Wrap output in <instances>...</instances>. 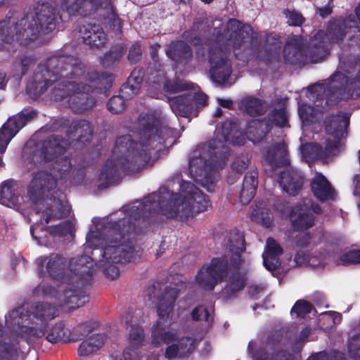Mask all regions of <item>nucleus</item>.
<instances>
[{"label":"nucleus","instance_id":"f257e3e1","mask_svg":"<svg viewBox=\"0 0 360 360\" xmlns=\"http://www.w3.org/2000/svg\"><path fill=\"white\" fill-rule=\"evenodd\" d=\"M155 192L122 207L125 217L106 222L98 231L87 233L86 241L91 249L101 248L102 256L107 264L105 276L112 280L120 275L115 264H125L135 260L139 237L148 231L157 220L158 200Z\"/></svg>","mask_w":360,"mask_h":360},{"label":"nucleus","instance_id":"f03ea898","mask_svg":"<svg viewBox=\"0 0 360 360\" xmlns=\"http://www.w3.org/2000/svg\"><path fill=\"white\" fill-rule=\"evenodd\" d=\"M158 135L156 112L139 115L134 136L125 134L116 141L110 158L105 162L99 180L101 188H106L120 179V170L125 174H134L153 165L152 151Z\"/></svg>","mask_w":360,"mask_h":360},{"label":"nucleus","instance_id":"7ed1b4c3","mask_svg":"<svg viewBox=\"0 0 360 360\" xmlns=\"http://www.w3.org/2000/svg\"><path fill=\"white\" fill-rule=\"evenodd\" d=\"M268 125L264 121L253 120L248 122L245 136L238 131L236 123L224 122L217 129V139L199 146L189 160L191 176L208 191H212L216 181V170L226 162L229 150L224 143L241 146L246 139L253 143L259 142L267 131Z\"/></svg>","mask_w":360,"mask_h":360},{"label":"nucleus","instance_id":"20e7f679","mask_svg":"<svg viewBox=\"0 0 360 360\" xmlns=\"http://www.w3.org/2000/svg\"><path fill=\"white\" fill-rule=\"evenodd\" d=\"M61 77L82 79L94 83L105 96H108L115 78L111 72L87 70L79 58L60 52L49 57L44 65L37 66L27 86V92L32 98L37 99Z\"/></svg>","mask_w":360,"mask_h":360},{"label":"nucleus","instance_id":"39448f33","mask_svg":"<svg viewBox=\"0 0 360 360\" xmlns=\"http://www.w3.org/2000/svg\"><path fill=\"white\" fill-rule=\"evenodd\" d=\"M347 35L349 39L360 37V4L355 8V15L330 21L326 32L319 31L310 39L307 49L300 37L290 39L284 47V59L290 64L299 65L321 62L328 54L327 41L338 42Z\"/></svg>","mask_w":360,"mask_h":360},{"label":"nucleus","instance_id":"423d86ee","mask_svg":"<svg viewBox=\"0 0 360 360\" xmlns=\"http://www.w3.org/2000/svg\"><path fill=\"white\" fill-rule=\"evenodd\" d=\"M57 24L56 8L49 2L37 1L32 8L31 16L9 11L0 20V51L6 44L17 41L27 46L36 40L41 32L49 34Z\"/></svg>","mask_w":360,"mask_h":360},{"label":"nucleus","instance_id":"0eeeda50","mask_svg":"<svg viewBox=\"0 0 360 360\" xmlns=\"http://www.w3.org/2000/svg\"><path fill=\"white\" fill-rule=\"evenodd\" d=\"M211 207L207 196L193 183L176 175L159 188V214L167 217L186 220Z\"/></svg>","mask_w":360,"mask_h":360},{"label":"nucleus","instance_id":"6e6552de","mask_svg":"<svg viewBox=\"0 0 360 360\" xmlns=\"http://www.w3.org/2000/svg\"><path fill=\"white\" fill-rule=\"evenodd\" d=\"M226 29L224 34H217L216 44L212 45L208 53L210 75L212 80L218 84L228 82L232 72L231 62L227 58V51L232 50L238 56V51L250 48L255 38L252 27L243 25L235 19L229 20Z\"/></svg>","mask_w":360,"mask_h":360},{"label":"nucleus","instance_id":"1a4fd4ad","mask_svg":"<svg viewBox=\"0 0 360 360\" xmlns=\"http://www.w3.org/2000/svg\"><path fill=\"white\" fill-rule=\"evenodd\" d=\"M56 306L48 302L33 303L30 309L19 306L6 315V323L8 327L28 336L40 338L45 335L48 321L58 316Z\"/></svg>","mask_w":360,"mask_h":360},{"label":"nucleus","instance_id":"9d476101","mask_svg":"<svg viewBox=\"0 0 360 360\" xmlns=\"http://www.w3.org/2000/svg\"><path fill=\"white\" fill-rule=\"evenodd\" d=\"M347 75L338 71L322 83L309 86L306 95L311 101L326 97V103L335 100L360 98V65L345 70Z\"/></svg>","mask_w":360,"mask_h":360},{"label":"nucleus","instance_id":"9b49d317","mask_svg":"<svg viewBox=\"0 0 360 360\" xmlns=\"http://www.w3.org/2000/svg\"><path fill=\"white\" fill-rule=\"evenodd\" d=\"M36 263L40 277L44 274V266L46 263V271L49 276L53 280L65 283L75 278L77 283L89 285L95 272L94 261L87 255L72 258L70 262V269L68 271L65 258L58 254H52L49 257H40L37 259Z\"/></svg>","mask_w":360,"mask_h":360},{"label":"nucleus","instance_id":"f8f14e48","mask_svg":"<svg viewBox=\"0 0 360 360\" xmlns=\"http://www.w3.org/2000/svg\"><path fill=\"white\" fill-rule=\"evenodd\" d=\"M68 138L60 135H51L40 143L39 156L44 161H52L63 155L70 146V139L83 145L90 143L94 133L91 122L77 120L70 122L67 129Z\"/></svg>","mask_w":360,"mask_h":360},{"label":"nucleus","instance_id":"ddd939ff","mask_svg":"<svg viewBox=\"0 0 360 360\" xmlns=\"http://www.w3.org/2000/svg\"><path fill=\"white\" fill-rule=\"evenodd\" d=\"M350 115L343 112L329 117L326 121V131L328 137L323 149L318 143H309L301 146L302 158L306 162L311 159L325 158L335 155L342 146V139L345 137L349 126Z\"/></svg>","mask_w":360,"mask_h":360},{"label":"nucleus","instance_id":"4468645a","mask_svg":"<svg viewBox=\"0 0 360 360\" xmlns=\"http://www.w3.org/2000/svg\"><path fill=\"white\" fill-rule=\"evenodd\" d=\"M71 78L61 77L55 83L51 97L55 101L68 98L70 108L76 113H84L93 109L96 100L92 95L93 87L82 82L70 81Z\"/></svg>","mask_w":360,"mask_h":360},{"label":"nucleus","instance_id":"2eb2a0df","mask_svg":"<svg viewBox=\"0 0 360 360\" xmlns=\"http://www.w3.org/2000/svg\"><path fill=\"white\" fill-rule=\"evenodd\" d=\"M282 166L285 169L280 172L278 182L285 192L290 195H295L301 189L303 180L301 174L289 165L287 148L284 142H280L269 149L265 158L266 167H269L274 170Z\"/></svg>","mask_w":360,"mask_h":360},{"label":"nucleus","instance_id":"dca6fc26","mask_svg":"<svg viewBox=\"0 0 360 360\" xmlns=\"http://www.w3.org/2000/svg\"><path fill=\"white\" fill-rule=\"evenodd\" d=\"M229 250L232 252L229 259L227 256L222 259L214 258L210 264L205 265L198 271L196 281L200 287L205 290H213L217 283L228 274L229 265H238L240 252L243 251L241 240H237L236 245L230 244Z\"/></svg>","mask_w":360,"mask_h":360},{"label":"nucleus","instance_id":"f3484780","mask_svg":"<svg viewBox=\"0 0 360 360\" xmlns=\"http://www.w3.org/2000/svg\"><path fill=\"white\" fill-rule=\"evenodd\" d=\"M164 91L169 94L188 91L174 97L167 96L170 107L176 115L188 117L192 115L197 91L193 84L186 81L169 80L165 84Z\"/></svg>","mask_w":360,"mask_h":360},{"label":"nucleus","instance_id":"a211bd4d","mask_svg":"<svg viewBox=\"0 0 360 360\" xmlns=\"http://www.w3.org/2000/svg\"><path fill=\"white\" fill-rule=\"evenodd\" d=\"M276 210L282 218H289L295 230H305L314 224L316 215L321 213V207L309 199L304 200L294 207L287 203L281 202L276 205Z\"/></svg>","mask_w":360,"mask_h":360},{"label":"nucleus","instance_id":"6ab92c4d","mask_svg":"<svg viewBox=\"0 0 360 360\" xmlns=\"http://www.w3.org/2000/svg\"><path fill=\"white\" fill-rule=\"evenodd\" d=\"M61 8L70 15H81L84 17L94 13L105 4L111 11V25L121 28L120 18L113 8L111 0H60Z\"/></svg>","mask_w":360,"mask_h":360},{"label":"nucleus","instance_id":"aec40b11","mask_svg":"<svg viewBox=\"0 0 360 360\" xmlns=\"http://www.w3.org/2000/svg\"><path fill=\"white\" fill-rule=\"evenodd\" d=\"M253 360H294L293 356L280 348L278 335L269 336L265 342L252 340L248 347Z\"/></svg>","mask_w":360,"mask_h":360},{"label":"nucleus","instance_id":"412c9836","mask_svg":"<svg viewBox=\"0 0 360 360\" xmlns=\"http://www.w3.org/2000/svg\"><path fill=\"white\" fill-rule=\"evenodd\" d=\"M38 112L33 109L24 108L10 117L0 129V153L5 152L7 146L15 134L28 122L37 118Z\"/></svg>","mask_w":360,"mask_h":360},{"label":"nucleus","instance_id":"4be33fe9","mask_svg":"<svg viewBox=\"0 0 360 360\" xmlns=\"http://www.w3.org/2000/svg\"><path fill=\"white\" fill-rule=\"evenodd\" d=\"M56 186L57 181L51 173L39 170L32 173V178L27 186V195L34 205H38Z\"/></svg>","mask_w":360,"mask_h":360},{"label":"nucleus","instance_id":"5701e85b","mask_svg":"<svg viewBox=\"0 0 360 360\" xmlns=\"http://www.w3.org/2000/svg\"><path fill=\"white\" fill-rule=\"evenodd\" d=\"M161 339L167 344H170L166 349L165 357L168 359L174 358H184L189 356L195 349L202 338L183 337L176 340V335L170 331L161 335Z\"/></svg>","mask_w":360,"mask_h":360},{"label":"nucleus","instance_id":"b1692460","mask_svg":"<svg viewBox=\"0 0 360 360\" xmlns=\"http://www.w3.org/2000/svg\"><path fill=\"white\" fill-rule=\"evenodd\" d=\"M93 278L91 283L89 285H83L81 283H77L75 278L72 281L67 282L72 285V287L65 289L63 290V302L64 304L68 305L70 309H75L84 306L86 303L89 302V297L86 291V288L91 285Z\"/></svg>","mask_w":360,"mask_h":360},{"label":"nucleus","instance_id":"393cba45","mask_svg":"<svg viewBox=\"0 0 360 360\" xmlns=\"http://www.w3.org/2000/svg\"><path fill=\"white\" fill-rule=\"evenodd\" d=\"M79 32L84 42L91 48L98 49L106 43L107 35L99 25H83L79 29Z\"/></svg>","mask_w":360,"mask_h":360},{"label":"nucleus","instance_id":"a878e982","mask_svg":"<svg viewBox=\"0 0 360 360\" xmlns=\"http://www.w3.org/2000/svg\"><path fill=\"white\" fill-rule=\"evenodd\" d=\"M37 230L46 231L53 237H65L68 235L72 236L75 232V226L72 221L65 220L55 226H43L39 224H34L30 226V233L35 240L40 236H35Z\"/></svg>","mask_w":360,"mask_h":360},{"label":"nucleus","instance_id":"bb28decb","mask_svg":"<svg viewBox=\"0 0 360 360\" xmlns=\"http://www.w3.org/2000/svg\"><path fill=\"white\" fill-rule=\"evenodd\" d=\"M283 253V249L280 245L273 238L266 240L264 252L262 254L263 264L265 268L274 274L281 262L278 257Z\"/></svg>","mask_w":360,"mask_h":360},{"label":"nucleus","instance_id":"cd10ccee","mask_svg":"<svg viewBox=\"0 0 360 360\" xmlns=\"http://www.w3.org/2000/svg\"><path fill=\"white\" fill-rule=\"evenodd\" d=\"M311 191L320 201L334 200L335 193L330 184L321 174H316L311 182Z\"/></svg>","mask_w":360,"mask_h":360},{"label":"nucleus","instance_id":"c85d7f7f","mask_svg":"<svg viewBox=\"0 0 360 360\" xmlns=\"http://www.w3.org/2000/svg\"><path fill=\"white\" fill-rule=\"evenodd\" d=\"M18 183L14 179H8L0 185V204L11 207L18 202Z\"/></svg>","mask_w":360,"mask_h":360},{"label":"nucleus","instance_id":"c756f323","mask_svg":"<svg viewBox=\"0 0 360 360\" xmlns=\"http://www.w3.org/2000/svg\"><path fill=\"white\" fill-rule=\"evenodd\" d=\"M327 256L320 252L307 253L298 251L294 261L297 266L308 265L314 269L322 268L327 264Z\"/></svg>","mask_w":360,"mask_h":360},{"label":"nucleus","instance_id":"7c9ffc66","mask_svg":"<svg viewBox=\"0 0 360 360\" xmlns=\"http://www.w3.org/2000/svg\"><path fill=\"white\" fill-rule=\"evenodd\" d=\"M70 212L71 207L65 201V196H60L57 200H54L53 205L46 208L44 221L46 224H49L52 219L68 217L70 214Z\"/></svg>","mask_w":360,"mask_h":360},{"label":"nucleus","instance_id":"2f4dec72","mask_svg":"<svg viewBox=\"0 0 360 360\" xmlns=\"http://www.w3.org/2000/svg\"><path fill=\"white\" fill-rule=\"evenodd\" d=\"M20 347L17 340L0 335V360H17Z\"/></svg>","mask_w":360,"mask_h":360},{"label":"nucleus","instance_id":"473e14b6","mask_svg":"<svg viewBox=\"0 0 360 360\" xmlns=\"http://www.w3.org/2000/svg\"><path fill=\"white\" fill-rule=\"evenodd\" d=\"M125 46L122 44L112 46L108 51L100 58L99 63L105 68H110L117 65L125 52Z\"/></svg>","mask_w":360,"mask_h":360},{"label":"nucleus","instance_id":"72a5a7b5","mask_svg":"<svg viewBox=\"0 0 360 360\" xmlns=\"http://www.w3.org/2000/svg\"><path fill=\"white\" fill-rule=\"evenodd\" d=\"M257 187V174L255 172L245 174L242 190L240 192V202L243 204L248 203L255 196Z\"/></svg>","mask_w":360,"mask_h":360},{"label":"nucleus","instance_id":"f704fd0d","mask_svg":"<svg viewBox=\"0 0 360 360\" xmlns=\"http://www.w3.org/2000/svg\"><path fill=\"white\" fill-rule=\"evenodd\" d=\"M104 344V336L102 334H94L81 342L77 349L79 356H86L98 351Z\"/></svg>","mask_w":360,"mask_h":360},{"label":"nucleus","instance_id":"c9c22d12","mask_svg":"<svg viewBox=\"0 0 360 360\" xmlns=\"http://www.w3.org/2000/svg\"><path fill=\"white\" fill-rule=\"evenodd\" d=\"M178 291L176 288L167 290L159 300V319H168L172 312L174 303L177 297Z\"/></svg>","mask_w":360,"mask_h":360},{"label":"nucleus","instance_id":"e433bc0d","mask_svg":"<svg viewBox=\"0 0 360 360\" xmlns=\"http://www.w3.org/2000/svg\"><path fill=\"white\" fill-rule=\"evenodd\" d=\"M245 283L243 276L238 272L233 273L228 278L226 288L222 290V296L225 299L231 298L244 288Z\"/></svg>","mask_w":360,"mask_h":360},{"label":"nucleus","instance_id":"4c0bfd02","mask_svg":"<svg viewBox=\"0 0 360 360\" xmlns=\"http://www.w3.org/2000/svg\"><path fill=\"white\" fill-rule=\"evenodd\" d=\"M176 140V133L168 126H161L159 130V157L160 154H166Z\"/></svg>","mask_w":360,"mask_h":360},{"label":"nucleus","instance_id":"58836bf2","mask_svg":"<svg viewBox=\"0 0 360 360\" xmlns=\"http://www.w3.org/2000/svg\"><path fill=\"white\" fill-rule=\"evenodd\" d=\"M167 55L172 60L182 63L191 56V52L188 45L179 43L171 45L167 50Z\"/></svg>","mask_w":360,"mask_h":360},{"label":"nucleus","instance_id":"ea45409f","mask_svg":"<svg viewBox=\"0 0 360 360\" xmlns=\"http://www.w3.org/2000/svg\"><path fill=\"white\" fill-rule=\"evenodd\" d=\"M242 106L245 111L250 116H257L265 112L266 105L261 100L247 97L242 100Z\"/></svg>","mask_w":360,"mask_h":360},{"label":"nucleus","instance_id":"a19ab883","mask_svg":"<svg viewBox=\"0 0 360 360\" xmlns=\"http://www.w3.org/2000/svg\"><path fill=\"white\" fill-rule=\"evenodd\" d=\"M261 205L262 204L256 206L252 212L251 217L256 222L269 227L272 224L273 215L267 208Z\"/></svg>","mask_w":360,"mask_h":360},{"label":"nucleus","instance_id":"79ce46f5","mask_svg":"<svg viewBox=\"0 0 360 360\" xmlns=\"http://www.w3.org/2000/svg\"><path fill=\"white\" fill-rule=\"evenodd\" d=\"M46 339L54 344L58 342H68V338L65 335V324L60 321L56 323L48 332Z\"/></svg>","mask_w":360,"mask_h":360},{"label":"nucleus","instance_id":"37998d69","mask_svg":"<svg viewBox=\"0 0 360 360\" xmlns=\"http://www.w3.org/2000/svg\"><path fill=\"white\" fill-rule=\"evenodd\" d=\"M298 113L304 124L308 125L310 123L316 122L319 117V112L315 110L314 108L305 104L300 105L298 103Z\"/></svg>","mask_w":360,"mask_h":360},{"label":"nucleus","instance_id":"c03bdc74","mask_svg":"<svg viewBox=\"0 0 360 360\" xmlns=\"http://www.w3.org/2000/svg\"><path fill=\"white\" fill-rule=\"evenodd\" d=\"M124 96L120 93L119 95L112 96L107 103V109L112 114H120L127 107V101Z\"/></svg>","mask_w":360,"mask_h":360},{"label":"nucleus","instance_id":"a18cd8bd","mask_svg":"<svg viewBox=\"0 0 360 360\" xmlns=\"http://www.w3.org/2000/svg\"><path fill=\"white\" fill-rule=\"evenodd\" d=\"M144 302L149 308L158 310V292L156 288V282L153 283L144 290L143 291Z\"/></svg>","mask_w":360,"mask_h":360},{"label":"nucleus","instance_id":"49530a36","mask_svg":"<svg viewBox=\"0 0 360 360\" xmlns=\"http://www.w3.org/2000/svg\"><path fill=\"white\" fill-rule=\"evenodd\" d=\"M212 306H198L192 311V318L195 321H205L210 323L212 321Z\"/></svg>","mask_w":360,"mask_h":360},{"label":"nucleus","instance_id":"de8ad7c7","mask_svg":"<svg viewBox=\"0 0 360 360\" xmlns=\"http://www.w3.org/2000/svg\"><path fill=\"white\" fill-rule=\"evenodd\" d=\"M144 338V331L141 326H131L129 333V346L136 347L139 349V347L143 345Z\"/></svg>","mask_w":360,"mask_h":360},{"label":"nucleus","instance_id":"09e8293b","mask_svg":"<svg viewBox=\"0 0 360 360\" xmlns=\"http://www.w3.org/2000/svg\"><path fill=\"white\" fill-rule=\"evenodd\" d=\"M70 120L68 118L62 117L55 120L51 124H46L43 129L50 132L63 131L70 127Z\"/></svg>","mask_w":360,"mask_h":360},{"label":"nucleus","instance_id":"8fccbe9b","mask_svg":"<svg viewBox=\"0 0 360 360\" xmlns=\"http://www.w3.org/2000/svg\"><path fill=\"white\" fill-rule=\"evenodd\" d=\"M72 168V165L69 158H61L56 162V169L58 172L56 176H58L61 179L67 178Z\"/></svg>","mask_w":360,"mask_h":360},{"label":"nucleus","instance_id":"3c124183","mask_svg":"<svg viewBox=\"0 0 360 360\" xmlns=\"http://www.w3.org/2000/svg\"><path fill=\"white\" fill-rule=\"evenodd\" d=\"M140 89V86L134 82H129V81L127 80V82L122 85L120 93L124 96L125 99L129 101L139 94Z\"/></svg>","mask_w":360,"mask_h":360},{"label":"nucleus","instance_id":"603ef678","mask_svg":"<svg viewBox=\"0 0 360 360\" xmlns=\"http://www.w3.org/2000/svg\"><path fill=\"white\" fill-rule=\"evenodd\" d=\"M348 350L351 358L360 360V335H354L349 340Z\"/></svg>","mask_w":360,"mask_h":360},{"label":"nucleus","instance_id":"864d4df0","mask_svg":"<svg viewBox=\"0 0 360 360\" xmlns=\"http://www.w3.org/2000/svg\"><path fill=\"white\" fill-rule=\"evenodd\" d=\"M99 326V323L95 321H88L79 324L76 328L75 331L79 334L80 339L84 337L87 336L89 333H91L94 330L96 329Z\"/></svg>","mask_w":360,"mask_h":360},{"label":"nucleus","instance_id":"5fc2aeb1","mask_svg":"<svg viewBox=\"0 0 360 360\" xmlns=\"http://www.w3.org/2000/svg\"><path fill=\"white\" fill-rule=\"evenodd\" d=\"M311 305L306 301H297L291 310L292 314H295L297 317H304L306 314L311 312Z\"/></svg>","mask_w":360,"mask_h":360},{"label":"nucleus","instance_id":"6e6d98bb","mask_svg":"<svg viewBox=\"0 0 360 360\" xmlns=\"http://www.w3.org/2000/svg\"><path fill=\"white\" fill-rule=\"evenodd\" d=\"M272 122L280 127H288V117L284 108L274 110L271 115Z\"/></svg>","mask_w":360,"mask_h":360},{"label":"nucleus","instance_id":"4d7b16f0","mask_svg":"<svg viewBox=\"0 0 360 360\" xmlns=\"http://www.w3.org/2000/svg\"><path fill=\"white\" fill-rule=\"evenodd\" d=\"M345 354L340 352H334L330 355L326 352H319L311 355L307 360H344Z\"/></svg>","mask_w":360,"mask_h":360},{"label":"nucleus","instance_id":"13d9d810","mask_svg":"<svg viewBox=\"0 0 360 360\" xmlns=\"http://www.w3.org/2000/svg\"><path fill=\"white\" fill-rule=\"evenodd\" d=\"M340 264H360V250H351L344 254L340 259Z\"/></svg>","mask_w":360,"mask_h":360},{"label":"nucleus","instance_id":"bf43d9fd","mask_svg":"<svg viewBox=\"0 0 360 360\" xmlns=\"http://www.w3.org/2000/svg\"><path fill=\"white\" fill-rule=\"evenodd\" d=\"M249 162L250 159L247 155L238 157L232 164V169L240 175L248 167Z\"/></svg>","mask_w":360,"mask_h":360},{"label":"nucleus","instance_id":"052dcab7","mask_svg":"<svg viewBox=\"0 0 360 360\" xmlns=\"http://www.w3.org/2000/svg\"><path fill=\"white\" fill-rule=\"evenodd\" d=\"M142 50L141 44L136 43L132 44L129 50L128 60L131 63H136L141 60Z\"/></svg>","mask_w":360,"mask_h":360},{"label":"nucleus","instance_id":"680f3d73","mask_svg":"<svg viewBox=\"0 0 360 360\" xmlns=\"http://www.w3.org/2000/svg\"><path fill=\"white\" fill-rule=\"evenodd\" d=\"M144 76L145 71L143 68L136 67L131 72L127 80L129 81V82H134V84L141 86Z\"/></svg>","mask_w":360,"mask_h":360},{"label":"nucleus","instance_id":"e2e57ef3","mask_svg":"<svg viewBox=\"0 0 360 360\" xmlns=\"http://www.w3.org/2000/svg\"><path fill=\"white\" fill-rule=\"evenodd\" d=\"M284 13L288 19V23L291 26H300L303 22L302 15L297 12L286 10Z\"/></svg>","mask_w":360,"mask_h":360},{"label":"nucleus","instance_id":"0e129e2a","mask_svg":"<svg viewBox=\"0 0 360 360\" xmlns=\"http://www.w3.org/2000/svg\"><path fill=\"white\" fill-rule=\"evenodd\" d=\"M35 63L33 57L27 55H22L20 58V77L27 75L30 65Z\"/></svg>","mask_w":360,"mask_h":360},{"label":"nucleus","instance_id":"69168bd1","mask_svg":"<svg viewBox=\"0 0 360 360\" xmlns=\"http://www.w3.org/2000/svg\"><path fill=\"white\" fill-rule=\"evenodd\" d=\"M41 292L43 296L56 297L57 290L52 286L49 285H39L33 290L34 295H39Z\"/></svg>","mask_w":360,"mask_h":360},{"label":"nucleus","instance_id":"338daca9","mask_svg":"<svg viewBox=\"0 0 360 360\" xmlns=\"http://www.w3.org/2000/svg\"><path fill=\"white\" fill-rule=\"evenodd\" d=\"M123 357L124 360H140L139 349L136 347H127L123 352Z\"/></svg>","mask_w":360,"mask_h":360},{"label":"nucleus","instance_id":"774afa93","mask_svg":"<svg viewBox=\"0 0 360 360\" xmlns=\"http://www.w3.org/2000/svg\"><path fill=\"white\" fill-rule=\"evenodd\" d=\"M317 11H319V13L322 18H326L331 13L332 6L328 4L323 7L317 8Z\"/></svg>","mask_w":360,"mask_h":360}]
</instances>
